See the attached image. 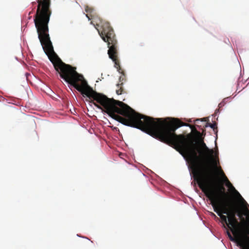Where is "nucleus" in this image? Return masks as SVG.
Returning a JSON list of instances; mask_svg holds the SVG:
<instances>
[{
	"label": "nucleus",
	"instance_id": "nucleus-1",
	"mask_svg": "<svg viewBox=\"0 0 249 249\" xmlns=\"http://www.w3.org/2000/svg\"><path fill=\"white\" fill-rule=\"evenodd\" d=\"M107 113L121 124L137 128L153 138L172 146L184 158L187 159L192 166L195 178L198 186L211 183L213 166L216 167L218 151L209 148L203 141H201V151L197 155L190 135L176 134L175 131L182 126H189L192 130L200 134L195 127L173 118L170 122H163L161 119H155L135 111L122 101L107 96Z\"/></svg>",
	"mask_w": 249,
	"mask_h": 249
},
{
	"label": "nucleus",
	"instance_id": "nucleus-2",
	"mask_svg": "<svg viewBox=\"0 0 249 249\" xmlns=\"http://www.w3.org/2000/svg\"><path fill=\"white\" fill-rule=\"evenodd\" d=\"M99 34L102 39L106 42H107L108 54L109 57L114 62V66L118 69L119 72L123 74L119 78V82L123 83L125 80V77L124 72L120 71L119 61L118 59V45L117 40L112 28L108 22H104L101 25V30H98Z\"/></svg>",
	"mask_w": 249,
	"mask_h": 249
},
{
	"label": "nucleus",
	"instance_id": "nucleus-3",
	"mask_svg": "<svg viewBox=\"0 0 249 249\" xmlns=\"http://www.w3.org/2000/svg\"><path fill=\"white\" fill-rule=\"evenodd\" d=\"M199 187L211 201V204L213 208L214 211L220 216L223 226L225 227V224L228 226V216L223 214V204L221 199H220L219 195L216 193V189L213 190L211 185V183L206 185H200Z\"/></svg>",
	"mask_w": 249,
	"mask_h": 249
},
{
	"label": "nucleus",
	"instance_id": "nucleus-4",
	"mask_svg": "<svg viewBox=\"0 0 249 249\" xmlns=\"http://www.w3.org/2000/svg\"><path fill=\"white\" fill-rule=\"evenodd\" d=\"M216 190L218 195H222L224 198L221 199L223 213L227 214L228 220L236 217L238 207L230 199L228 194L225 192L224 187L222 185H219L216 188Z\"/></svg>",
	"mask_w": 249,
	"mask_h": 249
},
{
	"label": "nucleus",
	"instance_id": "nucleus-5",
	"mask_svg": "<svg viewBox=\"0 0 249 249\" xmlns=\"http://www.w3.org/2000/svg\"><path fill=\"white\" fill-rule=\"evenodd\" d=\"M228 227L233 235L241 241L244 249H249V238L241 228V225L236 217L228 220Z\"/></svg>",
	"mask_w": 249,
	"mask_h": 249
},
{
	"label": "nucleus",
	"instance_id": "nucleus-6",
	"mask_svg": "<svg viewBox=\"0 0 249 249\" xmlns=\"http://www.w3.org/2000/svg\"><path fill=\"white\" fill-rule=\"evenodd\" d=\"M228 227L233 235L241 241L244 249H249V238L241 228V225L236 217L228 220Z\"/></svg>",
	"mask_w": 249,
	"mask_h": 249
},
{
	"label": "nucleus",
	"instance_id": "nucleus-7",
	"mask_svg": "<svg viewBox=\"0 0 249 249\" xmlns=\"http://www.w3.org/2000/svg\"><path fill=\"white\" fill-rule=\"evenodd\" d=\"M221 172H222V173L223 174V176L224 177L225 179L227 182V185L229 187H230L232 190H233L234 192V193L237 195V196H238L239 197L241 198L242 199H243V198H242V197L241 196L240 194L239 193V192L237 190H236L235 188L232 186V185L231 184V183L229 181V180H228V178H227V177L225 176V175L223 173V171H221Z\"/></svg>",
	"mask_w": 249,
	"mask_h": 249
},
{
	"label": "nucleus",
	"instance_id": "nucleus-8",
	"mask_svg": "<svg viewBox=\"0 0 249 249\" xmlns=\"http://www.w3.org/2000/svg\"><path fill=\"white\" fill-rule=\"evenodd\" d=\"M227 234L228 235V237H229L231 241H236L238 242V244L242 248V249H244V247L242 245L241 241L238 239L236 238L235 236L234 235V237H233L230 231H227Z\"/></svg>",
	"mask_w": 249,
	"mask_h": 249
},
{
	"label": "nucleus",
	"instance_id": "nucleus-9",
	"mask_svg": "<svg viewBox=\"0 0 249 249\" xmlns=\"http://www.w3.org/2000/svg\"><path fill=\"white\" fill-rule=\"evenodd\" d=\"M227 234L228 235V237H229L231 241H236L238 242V244L242 248V249H244V247L242 245L241 241L238 239L236 238L235 236L234 235V237H233L230 231H227Z\"/></svg>",
	"mask_w": 249,
	"mask_h": 249
},
{
	"label": "nucleus",
	"instance_id": "nucleus-10",
	"mask_svg": "<svg viewBox=\"0 0 249 249\" xmlns=\"http://www.w3.org/2000/svg\"><path fill=\"white\" fill-rule=\"evenodd\" d=\"M227 234L228 235V237H229L231 241H236L238 242V244L242 248V249H244V247L242 245L241 241L238 239L236 238L235 236L234 235V237H233L230 231H227Z\"/></svg>",
	"mask_w": 249,
	"mask_h": 249
},
{
	"label": "nucleus",
	"instance_id": "nucleus-11",
	"mask_svg": "<svg viewBox=\"0 0 249 249\" xmlns=\"http://www.w3.org/2000/svg\"><path fill=\"white\" fill-rule=\"evenodd\" d=\"M123 85V83H119L117 85V87L119 88V89H116V92L118 95H120L123 93V91L124 90L122 87Z\"/></svg>",
	"mask_w": 249,
	"mask_h": 249
},
{
	"label": "nucleus",
	"instance_id": "nucleus-12",
	"mask_svg": "<svg viewBox=\"0 0 249 249\" xmlns=\"http://www.w3.org/2000/svg\"><path fill=\"white\" fill-rule=\"evenodd\" d=\"M208 121V119L207 118H203L201 119H196L195 120V124L196 125L199 129L200 128V127L201 126V125H199L200 124V122H207Z\"/></svg>",
	"mask_w": 249,
	"mask_h": 249
},
{
	"label": "nucleus",
	"instance_id": "nucleus-13",
	"mask_svg": "<svg viewBox=\"0 0 249 249\" xmlns=\"http://www.w3.org/2000/svg\"><path fill=\"white\" fill-rule=\"evenodd\" d=\"M204 126L205 127L210 126V127L213 128L214 131L215 130V129H217L216 123L211 124L210 123L207 122Z\"/></svg>",
	"mask_w": 249,
	"mask_h": 249
},
{
	"label": "nucleus",
	"instance_id": "nucleus-14",
	"mask_svg": "<svg viewBox=\"0 0 249 249\" xmlns=\"http://www.w3.org/2000/svg\"><path fill=\"white\" fill-rule=\"evenodd\" d=\"M244 215L246 216V220H245L244 222H246V224L249 225V211L248 210H246L244 212Z\"/></svg>",
	"mask_w": 249,
	"mask_h": 249
},
{
	"label": "nucleus",
	"instance_id": "nucleus-15",
	"mask_svg": "<svg viewBox=\"0 0 249 249\" xmlns=\"http://www.w3.org/2000/svg\"><path fill=\"white\" fill-rule=\"evenodd\" d=\"M244 212L242 213L238 208V212L236 214L241 218L242 221H245V219L243 216L244 215Z\"/></svg>",
	"mask_w": 249,
	"mask_h": 249
},
{
	"label": "nucleus",
	"instance_id": "nucleus-16",
	"mask_svg": "<svg viewBox=\"0 0 249 249\" xmlns=\"http://www.w3.org/2000/svg\"><path fill=\"white\" fill-rule=\"evenodd\" d=\"M93 9L92 8L87 6L85 8V11L87 13H91L93 12Z\"/></svg>",
	"mask_w": 249,
	"mask_h": 249
},
{
	"label": "nucleus",
	"instance_id": "nucleus-17",
	"mask_svg": "<svg viewBox=\"0 0 249 249\" xmlns=\"http://www.w3.org/2000/svg\"><path fill=\"white\" fill-rule=\"evenodd\" d=\"M212 215L213 216H214L215 217V218H217V219H218V217L215 215V214L214 213H212Z\"/></svg>",
	"mask_w": 249,
	"mask_h": 249
},
{
	"label": "nucleus",
	"instance_id": "nucleus-18",
	"mask_svg": "<svg viewBox=\"0 0 249 249\" xmlns=\"http://www.w3.org/2000/svg\"><path fill=\"white\" fill-rule=\"evenodd\" d=\"M86 16L89 18V19H90L88 14L86 15Z\"/></svg>",
	"mask_w": 249,
	"mask_h": 249
},
{
	"label": "nucleus",
	"instance_id": "nucleus-19",
	"mask_svg": "<svg viewBox=\"0 0 249 249\" xmlns=\"http://www.w3.org/2000/svg\"><path fill=\"white\" fill-rule=\"evenodd\" d=\"M247 231L248 233L249 232V229H247Z\"/></svg>",
	"mask_w": 249,
	"mask_h": 249
},
{
	"label": "nucleus",
	"instance_id": "nucleus-20",
	"mask_svg": "<svg viewBox=\"0 0 249 249\" xmlns=\"http://www.w3.org/2000/svg\"><path fill=\"white\" fill-rule=\"evenodd\" d=\"M36 3V2H33V4H35Z\"/></svg>",
	"mask_w": 249,
	"mask_h": 249
}]
</instances>
